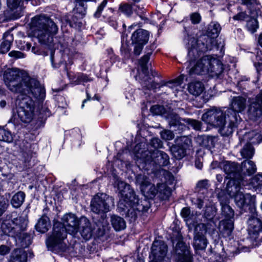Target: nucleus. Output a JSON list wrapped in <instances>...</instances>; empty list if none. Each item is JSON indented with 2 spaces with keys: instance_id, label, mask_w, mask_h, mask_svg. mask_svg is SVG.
Listing matches in <instances>:
<instances>
[{
  "instance_id": "obj_1",
  "label": "nucleus",
  "mask_w": 262,
  "mask_h": 262,
  "mask_svg": "<svg viewBox=\"0 0 262 262\" xmlns=\"http://www.w3.org/2000/svg\"><path fill=\"white\" fill-rule=\"evenodd\" d=\"M117 185L120 196L117 204L118 211L129 223L135 222L138 215L147 212L157 195L160 202H163L168 200L172 194V190L169 186L159 183L157 187L155 186L156 190H153L154 196H151L149 192L145 199L139 198L130 185L121 181Z\"/></svg>"
},
{
  "instance_id": "obj_2",
  "label": "nucleus",
  "mask_w": 262,
  "mask_h": 262,
  "mask_svg": "<svg viewBox=\"0 0 262 262\" xmlns=\"http://www.w3.org/2000/svg\"><path fill=\"white\" fill-rule=\"evenodd\" d=\"M114 206V199L105 193H97L92 198L91 201V211L100 215V219L97 221H90L83 215V239L85 241L93 239L92 243L95 245V241H97L105 234L107 226L103 224V222L106 218V213L111 210L112 207Z\"/></svg>"
},
{
  "instance_id": "obj_3",
  "label": "nucleus",
  "mask_w": 262,
  "mask_h": 262,
  "mask_svg": "<svg viewBox=\"0 0 262 262\" xmlns=\"http://www.w3.org/2000/svg\"><path fill=\"white\" fill-rule=\"evenodd\" d=\"M221 30L219 23L216 21H211L205 30H203V34L198 38L190 37V47L188 49V55L193 54L194 49L198 52H207L214 48H218L217 37ZM193 58H194L193 57Z\"/></svg>"
},
{
  "instance_id": "obj_4",
  "label": "nucleus",
  "mask_w": 262,
  "mask_h": 262,
  "mask_svg": "<svg viewBox=\"0 0 262 262\" xmlns=\"http://www.w3.org/2000/svg\"><path fill=\"white\" fill-rule=\"evenodd\" d=\"M223 169L234 185H241L246 177L252 176L256 172L255 163L247 160L240 164L231 161H224Z\"/></svg>"
},
{
  "instance_id": "obj_5",
  "label": "nucleus",
  "mask_w": 262,
  "mask_h": 262,
  "mask_svg": "<svg viewBox=\"0 0 262 262\" xmlns=\"http://www.w3.org/2000/svg\"><path fill=\"white\" fill-rule=\"evenodd\" d=\"M31 24L33 36L42 44L51 42L53 36L57 34L58 30L55 23L44 15L34 17Z\"/></svg>"
},
{
  "instance_id": "obj_6",
  "label": "nucleus",
  "mask_w": 262,
  "mask_h": 262,
  "mask_svg": "<svg viewBox=\"0 0 262 262\" xmlns=\"http://www.w3.org/2000/svg\"><path fill=\"white\" fill-rule=\"evenodd\" d=\"M226 110L213 106L208 110L202 116V120L214 128H218L219 132L223 137L232 135L234 128L229 127V121Z\"/></svg>"
},
{
  "instance_id": "obj_7",
  "label": "nucleus",
  "mask_w": 262,
  "mask_h": 262,
  "mask_svg": "<svg viewBox=\"0 0 262 262\" xmlns=\"http://www.w3.org/2000/svg\"><path fill=\"white\" fill-rule=\"evenodd\" d=\"M149 60L150 58L146 55H143L138 59L137 73L135 77L139 81L144 89L156 92L157 82L154 79L156 77L161 79L162 75L152 68L149 71Z\"/></svg>"
},
{
  "instance_id": "obj_8",
  "label": "nucleus",
  "mask_w": 262,
  "mask_h": 262,
  "mask_svg": "<svg viewBox=\"0 0 262 262\" xmlns=\"http://www.w3.org/2000/svg\"><path fill=\"white\" fill-rule=\"evenodd\" d=\"M19 97V102L16 113L13 116L12 119L15 123H30L33 119L35 104L34 101L29 96Z\"/></svg>"
},
{
  "instance_id": "obj_9",
  "label": "nucleus",
  "mask_w": 262,
  "mask_h": 262,
  "mask_svg": "<svg viewBox=\"0 0 262 262\" xmlns=\"http://www.w3.org/2000/svg\"><path fill=\"white\" fill-rule=\"evenodd\" d=\"M67 233L60 223H54L52 230L48 234L46 239L48 249L52 251L64 250L66 247L65 241L67 237Z\"/></svg>"
},
{
  "instance_id": "obj_10",
  "label": "nucleus",
  "mask_w": 262,
  "mask_h": 262,
  "mask_svg": "<svg viewBox=\"0 0 262 262\" xmlns=\"http://www.w3.org/2000/svg\"><path fill=\"white\" fill-rule=\"evenodd\" d=\"M29 77L23 75L22 73L17 69H8L3 75L4 81L8 89L13 93L20 94L25 85V79Z\"/></svg>"
},
{
  "instance_id": "obj_11",
  "label": "nucleus",
  "mask_w": 262,
  "mask_h": 262,
  "mask_svg": "<svg viewBox=\"0 0 262 262\" xmlns=\"http://www.w3.org/2000/svg\"><path fill=\"white\" fill-rule=\"evenodd\" d=\"M169 145L172 159L180 160L189 155L193 150L192 139L187 136H181L174 140V143Z\"/></svg>"
},
{
  "instance_id": "obj_12",
  "label": "nucleus",
  "mask_w": 262,
  "mask_h": 262,
  "mask_svg": "<svg viewBox=\"0 0 262 262\" xmlns=\"http://www.w3.org/2000/svg\"><path fill=\"white\" fill-rule=\"evenodd\" d=\"M142 161L144 164L143 168L145 169H148V168H145L148 165H152L155 168L160 169L170 164L169 156L160 150L147 149L145 152L142 154Z\"/></svg>"
},
{
  "instance_id": "obj_13",
  "label": "nucleus",
  "mask_w": 262,
  "mask_h": 262,
  "mask_svg": "<svg viewBox=\"0 0 262 262\" xmlns=\"http://www.w3.org/2000/svg\"><path fill=\"white\" fill-rule=\"evenodd\" d=\"M246 106V99L242 96H235L230 104V107L226 108V113L229 121V127L236 128L242 119L239 113L243 112Z\"/></svg>"
},
{
  "instance_id": "obj_14",
  "label": "nucleus",
  "mask_w": 262,
  "mask_h": 262,
  "mask_svg": "<svg viewBox=\"0 0 262 262\" xmlns=\"http://www.w3.org/2000/svg\"><path fill=\"white\" fill-rule=\"evenodd\" d=\"M25 85L18 97H23L29 96L38 101L43 100L46 97V91L43 86L35 79L27 77Z\"/></svg>"
},
{
  "instance_id": "obj_15",
  "label": "nucleus",
  "mask_w": 262,
  "mask_h": 262,
  "mask_svg": "<svg viewBox=\"0 0 262 262\" xmlns=\"http://www.w3.org/2000/svg\"><path fill=\"white\" fill-rule=\"evenodd\" d=\"M150 36V32L142 28L136 29L132 33L130 45L133 47L132 55L139 56L148 43Z\"/></svg>"
},
{
  "instance_id": "obj_16",
  "label": "nucleus",
  "mask_w": 262,
  "mask_h": 262,
  "mask_svg": "<svg viewBox=\"0 0 262 262\" xmlns=\"http://www.w3.org/2000/svg\"><path fill=\"white\" fill-rule=\"evenodd\" d=\"M135 13L141 20H147L146 9L139 5L122 2L118 5V15L123 14L126 18H130Z\"/></svg>"
},
{
  "instance_id": "obj_17",
  "label": "nucleus",
  "mask_w": 262,
  "mask_h": 262,
  "mask_svg": "<svg viewBox=\"0 0 262 262\" xmlns=\"http://www.w3.org/2000/svg\"><path fill=\"white\" fill-rule=\"evenodd\" d=\"M209 224H199L194 228L193 247L195 251L203 250L206 249L208 241L205 236L208 230Z\"/></svg>"
},
{
  "instance_id": "obj_18",
  "label": "nucleus",
  "mask_w": 262,
  "mask_h": 262,
  "mask_svg": "<svg viewBox=\"0 0 262 262\" xmlns=\"http://www.w3.org/2000/svg\"><path fill=\"white\" fill-rule=\"evenodd\" d=\"M193 53L194 57H195L194 58L192 55L189 56L188 53H187V61L189 62V66H192L189 70V74L191 76L203 75V73L207 71V66L205 60H204V56L199 60H197V58L200 56L202 54L205 53V52H198L196 50L194 49Z\"/></svg>"
},
{
  "instance_id": "obj_19",
  "label": "nucleus",
  "mask_w": 262,
  "mask_h": 262,
  "mask_svg": "<svg viewBox=\"0 0 262 262\" xmlns=\"http://www.w3.org/2000/svg\"><path fill=\"white\" fill-rule=\"evenodd\" d=\"M202 20V16L199 12H194L189 14V18L188 17H184L180 23L183 24V33L184 36V40H188V43L190 44L189 39L192 37L194 34L193 27L192 25H198L200 23Z\"/></svg>"
},
{
  "instance_id": "obj_20",
  "label": "nucleus",
  "mask_w": 262,
  "mask_h": 262,
  "mask_svg": "<svg viewBox=\"0 0 262 262\" xmlns=\"http://www.w3.org/2000/svg\"><path fill=\"white\" fill-rule=\"evenodd\" d=\"M248 114L254 120H257L262 116V90L254 98L248 99Z\"/></svg>"
},
{
  "instance_id": "obj_21",
  "label": "nucleus",
  "mask_w": 262,
  "mask_h": 262,
  "mask_svg": "<svg viewBox=\"0 0 262 262\" xmlns=\"http://www.w3.org/2000/svg\"><path fill=\"white\" fill-rule=\"evenodd\" d=\"M167 246L163 241H155L151 246L149 262H162L167 252Z\"/></svg>"
},
{
  "instance_id": "obj_22",
  "label": "nucleus",
  "mask_w": 262,
  "mask_h": 262,
  "mask_svg": "<svg viewBox=\"0 0 262 262\" xmlns=\"http://www.w3.org/2000/svg\"><path fill=\"white\" fill-rule=\"evenodd\" d=\"M60 223L66 231L70 234L74 235L79 229L80 221L77 216L73 213H67L61 219Z\"/></svg>"
},
{
  "instance_id": "obj_23",
  "label": "nucleus",
  "mask_w": 262,
  "mask_h": 262,
  "mask_svg": "<svg viewBox=\"0 0 262 262\" xmlns=\"http://www.w3.org/2000/svg\"><path fill=\"white\" fill-rule=\"evenodd\" d=\"M135 183L137 185L139 186L141 198L145 199V195H147L150 192L151 196H154V191L150 190H155V185L152 184L149 178L143 173H139L136 175Z\"/></svg>"
},
{
  "instance_id": "obj_24",
  "label": "nucleus",
  "mask_w": 262,
  "mask_h": 262,
  "mask_svg": "<svg viewBox=\"0 0 262 262\" xmlns=\"http://www.w3.org/2000/svg\"><path fill=\"white\" fill-rule=\"evenodd\" d=\"M234 200L236 205L244 212H252L253 209H255L254 200L249 193H239L235 195Z\"/></svg>"
},
{
  "instance_id": "obj_25",
  "label": "nucleus",
  "mask_w": 262,
  "mask_h": 262,
  "mask_svg": "<svg viewBox=\"0 0 262 262\" xmlns=\"http://www.w3.org/2000/svg\"><path fill=\"white\" fill-rule=\"evenodd\" d=\"M127 36L126 30L123 31L121 35L120 54L124 60L133 61L134 57V56H132V49L130 47V43L127 39Z\"/></svg>"
},
{
  "instance_id": "obj_26",
  "label": "nucleus",
  "mask_w": 262,
  "mask_h": 262,
  "mask_svg": "<svg viewBox=\"0 0 262 262\" xmlns=\"http://www.w3.org/2000/svg\"><path fill=\"white\" fill-rule=\"evenodd\" d=\"M13 221V225L15 227V229L18 235V238L24 239L29 237V236L24 232L26 229L28 221L26 216H18L14 218H11Z\"/></svg>"
},
{
  "instance_id": "obj_27",
  "label": "nucleus",
  "mask_w": 262,
  "mask_h": 262,
  "mask_svg": "<svg viewBox=\"0 0 262 262\" xmlns=\"http://www.w3.org/2000/svg\"><path fill=\"white\" fill-rule=\"evenodd\" d=\"M248 234L250 238L256 240L262 232V221L255 217H251L248 220Z\"/></svg>"
},
{
  "instance_id": "obj_28",
  "label": "nucleus",
  "mask_w": 262,
  "mask_h": 262,
  "mask_svg": "<svg viewBox=\"0 0 262 262\" xmlns=\"http://www.w3.org/2000/svg\"><path fill=\"white\" fill-rule=\"evenodd\" d=\"M204 60L206 64L207 72L215 73L218 71L220 72L223 71L224 64L217 57H214L212 55H204Z\"/></svg>"
},
{
  "instance_id": "obj_29",
  "label": "nucleus",
  "mask_w": 262,
  "mask_h": 262,
  "mask_svg": "<svg viewBox=\"0 0 262 262\" xmlns=\"http://www.w3.org/2000/svg\"><path fill=\"white\" fill-rule=\"evenodd\" d=\"M187 80V76L184 74H181L179 76L173 79L166 80L160 79L159 82H157L156 85V90H160L163 86H168L170 88L180 86L184 82V79Z\"/></svg>"
},
{
  "instance_id": "obj_30",
  "label": "nucleus",
  "mask_w": 262,
  "mask_h": 262,
  "mask_svg": "<svg viewBox=\"0 0 262 262\" xmlns=\"http://www.w3.org/2000/svg\"><path fill=\"white\" fill-rule=\"evenodd\" d=\"M0 228L4 234L12 237H18L15 227L13 225V221L10 217L7 216L5 219L3 220Z\"/></svg>"
},
{
  "instance_id": "obj_31",
  "label": "nucleus",
  "mask_w": 262,
  "mask_h": 262,
  "mask_svg": "<svg viewBox=\"0 0 262 262\" xmlns=\"http://www.w3.org/2000/svg\"><path fill=\"white\" fill-rule=\"evenodd\" d=\"M108 10L110 12L113 13V15L108 17L105 15H102L101 20L107 24L114 29H117L118 26V19L122 14L118 15L117 14L118 9H116L115 8L109 7L108 8Z\"/></svg>"
},
{
  "instance_id": "obj_32",
  "label": "nucleus",
  "mask_w": 262,
  "mask_h": 262,
  "mask_svg": "<svg viewBox=\"0 0 262 262\" xmlns=\"http://www.w3.org/2000/svg\"><path fill=\"white\" fill-rule=\"evenodd\" d=\"M217 209L214 205L206 206L204 213V220L207 222L206 224H209V227L212 226V224H215L214 217L216 214Z\"/></svg>"
},
{
  "instance_id": "obj_33",
  "label": "nucleus",
  "mask_w": 262,
  "mask_h": 262,
  "mask_svg": "<svg viewBox=\"0 0 262 262\" xmlns=\"http://www.w3.org/2000/svg\"><path fill=\"white\" fill-rule=\"evenodd\" d=\"M234 219H224L222 220L223 229L221 233L223 237L230 238V236H232L234 229Z\"/></svg>"
},
{
  "instance_id": "obj_34",
  "label": "nucleus",
  "mask_w": 262,
  "mask_h": 262,
  "mask_svg": "<svg viewBox=\"0 0 262 262\" xmlns=\"http://www.w3.org/2000/svg\"><path fill=\"white\" fill-rule=\"evenodd\" d=\"M27 254L23 249H14L11 253L9 262H27Z\"/></svg>"
},
{
  "instance_id": "obj_35",
  "label": "nucleus",
  "mask_w": 262,
  "mask_h": 262,
  "mask_svg": "<svg viewBox=\"0 0 262 262\" xmlns=\"http://www.w3.org/2000/svg\"><path fill=\"white\" fill-rule=\"evenodd\" d=\"M189 93L195 96H200L205 90L204 85L201 81H193L188 84Z\"/></svg>"
},
{
  "instance_id": "obj_36",
  "label": "nucleus",
  "mask_w": 262,
  "mask_h": 262,
  "mask_svg": "<svg viewBox=\"0 0 262 262\" xmlns=\"http://www.w3.org/2000/svg\"><path fill=\"white\" fill-rule=\"evenodd\" d=\"M111 222L113 228L116 231L123 230L126 227L124 219L118 215H112L111 217Z\"/></svg>"
},
{
  "instance_id": "obj_37",
  "label": "nucleus",
  "mask_w": 262,
  "mask_h": 262,
  "mask_svg": "<svg viewBox=\"0 0 262 262\" xmlns=\"http://www.w3.org/2000/svg\"><path fill=\"white\" fill-rule=\"evenodd\" d=\"M51 227L49 218L46 215H42L38 221L35 227L37 231L44 233L47 232Z\"/></svg>"
},
{
  "instance_id": "obj_38",
  "label": "nucleus",
  "mask_w": 262,
  "mask_h": 262,
  "mask_svg": "<svg viewBox=\"0 0 262 262\" xmlns=\"http://www.w3.org/2000/svg\"><path fill=\"white\" fill-rule=\"evenodd\" d=\"M176 240H178L175 247L176 255H177V253H182L183 254H191L189 247L183 241L182 235L177 236Z\"/></svg>"
},
{
  "instance_id": "obj_39",
  "label": "nucleus",
  "mask_w": 262,
  "mask_h": 262,
  "mask_svg": "<svg viewBox=\"0 0 262 262\" xmlns=\"http://www.w3.org/2000/svg\"><path fill=\"white\" fill-rule=\"evenodd\" d=\"M25 193L23 191H18L15 193L11 200V203L14 208H19L24 203Z\"/></svg>"
},
{
  "instance_id": "obj_40",
  "label": "nucleus",
  "mask_w": 262,
  "mask_h": 262,
  "mask_svg": "<svg viewBox=\"0 0 262 262\" xmlns=\"http://www.w3.org/2000/svg\"><path fill=\"white\" fill-rule=\"evenodd\" d=\"M222 214L224 219H234V211L228 204L225 203L222 205Z\"/></svg>"
},
{
  "instance_id": "obj_41",
  "label": "nucleus",
  "mask_w": 262,
  "mask_h": 262,
  "mask_svg": "<svg viewBox=\"0 0 262 262\" xmlns=\"http://www.w3.org/2000/svg\"><path fill=\"white\" fill-rule=\"evenodd\" d=\"M249 19L247 20L246 27L249 31L252 33L256 32L259 27L258 21L256 18L253 16H249Z\"/></svg>"
},
{
  "instance_id": "obj_42",
  "label": "nucleus",
  "mask_w": 262,
  "mask_h": 262,
  "mask_svg": "<svg viewBox=\"0 0 262 262\" xmlns=\"http://www.w3.org/2000/svg\"><path fill=\"white\" fill-rule=\"evenodd\" d=\"M147 146V149L159 150V148L163 147V142L158 137H153L150 140Z\"/></svg>"
},
{
  "instance_id": "obj_43",
  "label": "nucleus",
  "mask_w": 262,
  "mask_h": 262,
  "mask_svg": "<svg viewBox=\"0 0 262 262\" xmlns=\"http://www.w3.org/2000/svg\"><path fill=\"white\" fill-rule=\"evenodd\" d=\"M186 122L188 126V129L191 128L196 130H201L202 129V123L200 121L191 118H186Z\"/></svg>"
},
{
  "instance_id": "obj_44",
  "label": "nucleus",
  "mask_w": 262,
  "mask_h": 262,
  "mask_svg": "<svg viewBox=\"0 0 262 262\" xmlns=\"http://www.w3.org/2000/svg\"><path fill=\"white\" fill-rule=\"evenodd\" d=\"M168 119L170 128H172L173 130L175 129L176 127L180 122L182 118L178 114L176 113H171L169 115Z\"/></svg>"
},
{
  "instance_id": "obj_45",
  "label": "nucleus",
  "mask_w": 262,
  "mask_h": 262,
  "mask_svg": "<svg viewBox=\"0 0 262 262\" xmlns=\"http://www.w3.org/2000/svg\"><path fill=\"white\" fill-rule=\"evenodd\" d=\"M175 262H193L192 255V254L177 253Z\"/></svg>"
},
{
  "instance_id": "obj_46",
  "label": "nucleus",
  "mask_w": 262,
  "mask_h": 262,
  "mask_svg": "<svg viewBox=\"0 0 262 262\" xmlns=\"http://www.w3.org/2000/svg\"><path fill=\"white\" fill-rule=\"evenodd\" d=\"M13 137L11 133L3 128L0 127V141L11 142Z\"/></svg>"
},
{
  "instance_id": "obj_47",
  "label": "nucleus",
  "mask_w": 262,
  "mask_h": 262,
  "mask_svg": "<svg viewBox=\"0 0 262 262\" xmlns=\"http://www.w3.org/2000/svg\"><path fill=\"white\" fill-rule=\"evenodd\" d=\"M107 53V58L109 59L111 65H113L116 62H119L120 58L118 55L114 53L113 49L112 48H108L106 50Z\"/></svg>"
},
{
  "instance_id": "obj_48",
  "label": "nucleus",
  "mask_w": 262,
  "mask_h": 262,
  "mask_svg": "<svg viewBox=\"0 0 262 262\" xmlns=\"http://www.w3.org/2000/svg\"><path fill=\"white\" fill-rule=\"evenodd\" d=\"M257 61L254 62L253 65L258 74H262V53H257L256 55Z\"/></svg>"
},
{
  "instance_id": "obj_49",
  "label": "nucleus",
  "mask_w": 262,
  "mask_h": 262,
  "mask_svg": "<svg viewBox=\"0 0 262 262\" xmlns=\"http://www.w3.org/2000/svg\"><path fill=\"white\" fill-rule=\"evenodd\" d=\"M185 121L186 122V118L182 119L181 120L176 127L175 129H173V131L176 132V134H181L183 131L188 129V126Z\"/></svg>"
},
{
  "instance_id": "obj_50",
  "label": "nucleus",
  "mask_w": 262,
  "mask_h": 262,
  "mask_svg": "<svg viewBox=\"0 0 262 262\" xmlns=\"http://www.w3.org/2000/svg\"><path fill=\"white\" fill-rule=\"evenodd\" d=\"M108 0H103L101 4L97 7L96 11L94 13V17L96 18H99L102 16V12L104 8L106 6Z\"/></svg>"
},
{
  "instance_id": "obj_51",
  "label": "nucleus",
  "mask_w": 262,
  "mask_h": 262,
  "mask_svg": "<svg viewBox=\"0 0 262 262\" xmlns=\"http://www.w3.org/2000/svg\"><path fill=\"white\" fill-rule=\"evenodd\" d=\"M181 215L185 221L191 220L193 214L191 213V210L189 207H183L181 211Z\"/></svg>"
},
{
  "instance_id": "obj_52",
  "label": "nucleus",
  "mask_w": 262,
  "mask_h": 262,
  "mask_svg": "<svg viewBox=\"0 0 262 262\" xmlns=\"http://www.w3.org/2000/svg\"><path fill=\"white\" fill-rule=\"evenodd\" d=\"M85 93L86 95V98L84 100H83V107L84 106V103H85L88 101L91 100H97L98 102H100L101 100V97L99 94H95L93 97H92L90 95L88 88H86Z\"/></svg>"
},
{
  "instance_id": "obj_53",
  "label": "nucleus",
  "mask_w": 262,
  "mask_h": 262,
  "mask_svg": "<svg viewBox=\"0 0 262 262\" xmlns=\"http://www.w3.org/2000/svg\"><path fill=\"white\" fill-rule=\"evenodd\" d=\"M160 136L163 140L167 141L172 140L174 137V135L173 131L164 129L160 132Z\"/></svg>"
},
{
  "instance_id": "obj_54",
  "label": "nucleus",
  "mask_w": 262,
  "mask_h": 262,
  "mask_svg": "<svg viewBox=\"0 0 262 262\" xmlns=\"http://www.w3.org/2000/svg\"><path fill=\"white\" fill-rule=\"evenodd\" d=\"M157 48L156 43L155 42H150V43L148 45H146V47L144 49V55H146L148 57V58L150 59V56L153 54L154 51Z\"/></svg>"
},
{
  "instance_id": "obj_55",
  "label": "nucleus",
  "mask_w": 262,
  "mask_h": 262,
  "mask_svg": "<svg viewBox=\"0 0 262 262\" xmlns=\"http://www.w3.org/2000/svg\"><path fill=\"white\" fill-rule=\"evenodd\" d=\"M150 111L154 115H160L164 113L165 109L163 105L157 104L151 106Z\"/></svg>"
},
{
  "instance_id": "obj_56",
  "label": "nucleus",
  "mask_w": 262,
  "mask_h": 262,
  "mask_svg": "<svg viewBox=\"0 0 262 262\" xmlns=\"http://www.w3.org/2000/svg\"><path fill=\"white\" fill-rule=\"evenodd\" d=\"M143 144V143L142 142H139L137 143L132 148V151L135 154H140L141 155V158L140 159L142 161V154L146 152V150H145L144 149H142V145Z\"/></svg>"
},
{
  "instance_id": "obj_57",
  "label": "nucleus",
  "mask_w": 262,
  "mask_h": 262,
  "mask_svg": "<svg viewBox=\"0 0 262 262\" xmlns=\"http://www.w3.org/2000/svg\"><path fill=\"white\" fill-rule=\"evenodd\" d=\"M8 206L7 200L3 196H0V216L6 211Z\"/></svg>"
},
{
  "instance_id": "obj_58",
  "label": "nucleus",
  "mask_w": 262,
  "mask_h": 262,
  "mask_svg": "<svg viewBox=\"0 0 262 262\" xmlns=\"http://www.w3.org/2000/svg\"><path fill=\"white\" fill-rule=\"evenodd\" d=\"M251 183L257 187L262 186V174H257L251 179Z\"/></svg>"
},
{
  "instance_id": "obj_59",
  "label": "nucleus",
  "mask_w": 262,
  "mask_h": 262,
  "mask_svg": "<svg viewBox=\"0 0 262 262\" xmlns=\"http://www.w3.org/2000/svg\"><path fill=\"white\" fill-rule=\"evenodd\" d=\"M11 47V42L5 40L1 45L0 52L2 53H6L8 52Z\"/></svg>"
},
{
  "instance_id": "obj_60",
  "label": "nucleus",
  "mask_w": 262,
  "mask_h": 262,
  "mask_svg": "<svg viewBox=\"0 0 262 262\" xmlns=\"http://www.w3.org/2000/svg\"><path fill=\"white\" fill-rule=\"evenodd\" d=\"M109 68H106L105 69L104 71H103L102 69H100L99 75L97 76L98 78H100L102 79H103L106 82V83L105 84V86L108 84L109 81V79L107 76V72L109 71Z\"/></svg>"
},
{
  "instance_id": "obj_61",
  "label": "nucleus",
  "mask_w": 262,
  "mask_h": 262,
  "mask_svg": "<svg viewBox=\"0 0 262 262\" xmlns=\"http://www.w3.org/2000/svg\"><path fill=\"white\" fill-rule=\"evenodd\" d=\"M249 16L245 12H240L234 15L233 18L235 20H244L249 18Z\"/></svg>"
},
{
  "instance_id": "obj_62",
  "label": "nucleus",
  "mask_w": 262,
  "mask_h": 262,
  "mask_svg": "<svg viewBox=\"0 0 262 262\" xmlns=\"http://www.w3.org/2000/svg\"><path fill=\"white\" fill-rule=\"evenodd\" d=\"M254 149L253 147L250 146L246 148H244V151L242 152V155L243 156H246L248 158H251L253 155V150Z\"/></svg>"
},
{
  "instance_id": "obj_63",
  "label": "nucleus",
  "mask_w": 262,
  "mask_h": 262,
  "mask_svg": "<svg viewBox=\"0 0 262 262\" xmlns=\"http://www.w3.org/2000/svg\"><path fill=\"white\" fill-rule=\"evenodd\" d=\"M21 0H7L8 7L11 9H14L18 7Z\"/></svg>"
},
{
  "instance_id": "obj_64",
  "label": "nucleus",
  "mask_w": 262,
  "mask_h": 262,
  "mask_svg": "<svg viewBox=\"0 0 262 262\" xmlns=\"http://www.w3.org/2000/svg\"><path fill=\"white\" fill-rule=\"evenodd\" d=\"M224 163V161L222 162H219L217 161H213L210 164V167L213 169H215L216 168L223 169Z\"/></svg>"
}]
</instances>
